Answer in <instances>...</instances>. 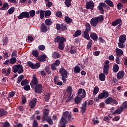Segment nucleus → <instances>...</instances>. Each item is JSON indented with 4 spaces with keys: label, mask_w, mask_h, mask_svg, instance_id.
<instances>
[{
    "label": "nucleus",
    "mask_w": 127,
    "mask_h": 127,
    "mask_svg": "<svg viewBox=\"0 0 127 127\" xmlns=\"http://www.w3.org/2000/svg\"><path fill=\"white\" fill-rule=\"evenodd\" d=\"M16 62V58L15 57H12L10 59V63H11V64H14Z\"/></svg>",
    "instance_id": "obj_56"
},
{
    "label": "nucleus",
    "mask_w": 127,
    "mask_h": 127,
    "mask_svg": "<svg viewBox=\"0 0 127 127\" xmlns=\"http://www.w3.org/2000/svg\"><path fill=\"white\" fill-rule=\"evenodd\" d=\"M112 70L113 72H114V73H117L119 71V65H118V64L114 65Z\"/></svg>",
    "instance_id": "obj_40"
},
{
    "label": "nucleus",
    "mask_w": 127,
    "mask_h": 127,
    "mask_svg": "<svg viewBox=\"0 0 127 127\" xmlns=\"http://www.w3.org/2000/svg\"><path fill=\"white\" fill-rule=\"evenodd\" d=\"M65 38L64 37H60L59 36H57L56 38H55L54 41L55 43H59L60 41H63L65 40Z\"/></svg>",
    "instance_id": "obj_20"
},
{
    "label": "nucleus",
    "mask_w": 127,
    "mask_h": 127,
    "mask_svg": "<svg viewBox=\"0 0 127 127\" xmlns=\"http://www.w3.org/2000/svg\"><path fill=\"white\" fill-rule=\"evenodd\" d=\"M43 116L42 117V120H45L46 118H48L49 115V109H43Z\"/></svg>",
    "instance_id": "obj_16"
},
{
    "label": "nucleus",
    "mask_w": 127,
    "mask_h": 127,
    "mask_svg": "<svg viewBox=\"0 0 127 127\" xmlns=\"http://www.w3.org/2000/svg\"><path fill=\"white\" fill-rule=\"evenodd\" d=\"M74 118L72 117V112H69L68 111H66L64 112L60 120V123H66L68 122H71L74 120Z\"/></svg>",
    "instance_id": "obj_1"
},
{
    "label": "nucleus",
    "mask_w": 127,
    "mask_h": 127,
    "mask_svg": "<svg viewBox=\"0 0 127 127\" xmlns=\"http://www.w3.org/2000/svg\"><path fill=\"white\" fill-rule=\"evenodd\" d=\"M90 36L91 39H93V40H94L95 41H97L98 40V35H97L95 33H91L90 34Z\"/></svg>",
    "instance_id": "obj_28"
},
{
    "label": "nucleus",
    "mask_w": 127,
    "mask_h": 127,
    "mask_svg": "<svg viewBox=\"0 0 127 127\" xmlns=\"http://www.w3.org/2000/svg\"><path fill=\"white\" fill-rule=\"evenodd\" d=\"M35 93L37 94H41L42 91L43 90V88L42 85L41 84H38V85L34 86Z\"/></svg>",
    "instance_id": "obj_10"
},
{
    "label": "nucleus",
    "mask_w": 127,
    "mask_h": 127,
    "mask_svg": "<svg viewBox=\"0 0 127 127\" xmlns=\"http://www.w3.org/2000/svg\"><path fill=\"white\" fill-rule=\"evenodd\" d=\"M85 28H86V30L85 31L88 32H90V31H91V25L90 24V23L88 22H86L85 23Z\"/></svg>",
    "instance_id": "obj_35"
},
{
    "label": "nucleus",
    "mask_w": 127,
    "mask_h": 127,
    "mask_svg": "<svg viewBox=\"0 0 127 127\" xmlns=\"http://www.w3.org/2000/svg\"><path fill=\"white\" fill-rule=\"evenodd\" d=\"M82 34V31L81 30H77L73 34L74 37H78V36H80Z\"/></svg>",
    "instance_id": "obj_38"
},
{
    "label": "nucleus",
    "mask_w": 127,
    "mask_h": 127,
    "mask_svg": "<svg viewBox=\"0 0 127 127\" xmlns=\"http://www.w3.org/2000/svg\"><path fill=\"white\" fill-rule=\"evenodd\" d=\"M33 127H39L38 126V122H37V121L36 120H34L33 122Z\"/></svg>",
    "instance_id": "obj_54"
},
{
    "label": "nucleus",
    "mask_w": 127,
    "mask_h": 127,
    "mask_svg": "<svg viewBox=\"0 0 127 127\" xmlns=\"http://www.w3.org/2000/svg\"><path fill=\"white\" fill-rule=\"evenodd\" d=\"M29 16H31V17H34L35 16V10H31L29 11Z\"/></svg>",
    "instance_id": "obj_52"
},
{
    "label": "nucleus",
    "mask_w": 127,
    "mask_h": 127,
    "mask_svg": "<svg viewBox=\"0 0 127 127\" xmlns=\"http://www.w3.org/2000/svg\"><path fill=\"white\" fill-rule=\"evenodd\" d=\"M27 66L32 69L33 70H35V69H39L40 68V63H36V64H34L31 61H28L27 62Z\"/></svg>",
    "instance_id": "obj_7"
},
{
    "label": "nucleus",
    "mask_w": 127,
    "mask_h": 127,
    "mask_svg": "<svg viewBox=\"0 0 127 127\" xmlns=\"http://www.w3.org/2000/svg\"><path fill=\"white\" fill-rule=\"evenodd\" d=\"M104 3L101 2L97 7V9L100 11L101 14H105Z\"/></svg>",
    "instance_id": "obj_15"
},
{
    "label": "nucleus",
    "mask_w": 127,
    "mask_h": 127,
    "mask_svg": "<svg viewBox=\"0 0 127 127\" xmlns=\"http://www.w3.org/2000/svg\"><path fill=\"white\" fill-rule=\"evenodd\" d=\"M72 2V0H66L64 2L65 5L67 7H70L71 6V3Z\"/></svg>",
    "instance_id": "obj_44"
},
{
    "label": "nucleus",
    "mask_w": 127,
    "mask_h": 127,
    "mask_svg": "<svg viewBox=\"0 0 127 127\" xmlns=\"http://www.w3.org/2000/svg\"><path fill=\"white\" fill-rule=\"evenodd\" d=\"M125 74V72L124 71H120L118 72L117 74V78L119 80L121 79H123L124 78V75Z\"/></svg>",
    "instance_id": "obj_25"
},
{
    "label": "nucleus",
    "mask_w": 127,
    "mask_h": 127,
    "mask_svg": "<svg viewBox=\"0 0 127 127\" xmlns=\"http://www.w3.org/2000/svg\"><path fill=\"white\" fill-rule=\"evenodd\" d=\"M14 10H15V8L14 7H12L8 10V13H9V14H12V13L14 12Z\"/></svg>",
    "instance_id": "obj_48"
},
{
    "label": "nucleus",
    "mask_w": 127,
    "mask_h": 127,
    "mask_svg": "<svg viewBox=\"0 0 127 127\" xmlns=\"http://www.w3.org/2000/svg\"><path fill=\"white\" fill-rule=\"evenodd\" d=\"M108 97H109V92L105 90H103V91L98 96V99H106Z\"/></svg>",
    "instance_id": "obj_13"
},
{
    "label": "nucleus",
    "mask_w": 127,
    "mask_h": 127,
    "mask_svg": "<svg viewBox=\"0 0 127 127\" xmlns=\"http://www.w3.org/2000/svg\"><path fill=\"white\" fill-rule=\"evenodd\" d=\"M56 16H57V17H61V16H62V13L61 11H59L56 12Z\"/></svg>",
    "instance_id": "obj_64"
},
{
    "label": "nucleus",
    "mask_w": 127,
    "mask_h": 127,
    "mask_svg": "<svg viewBox=\"0 0 127 127\" xmlns=\"http://www.w3.org/2000/svg\"><path fill=\"white\" fill-rule=\"evenodd\" d=\"M32 54L35 57H38V55H39V52L36 50H33L32 52Z\"/></svg>",
    "instance_id": "obj_45"
},
{
    "label": "nucleus",
    "mask_w": 127,
    "mask_h": 127,
    "mask_svg": "<svg viewBox=\"0 0 127 127\" xmlns=\"http://www.w3.org/2000/svg\"><path fill=\"white\" fill-rule=\"evenodd\" d=\"M110 115H112L111 114H108L107 116H105L103 118V121H105V122H110L111 121V119L113 118V117L111 116Z\"/></svg>",
    "instance_id": "obj_31"
},
{
    "label": "nucleus",
    "mask_w": 127,
    "mask_h": 127,
    "mask_svg": "<svg viewBox=\"0 0 127 127\" xmlns=\"http://www.w3.org/2000/svg\"><path fill=\"white\" fill-rule=\"evenodd\" d=\"M24 90H25V91H30V86L28 84L25 85L24 86Z\"/></svg>",
    "instance_id": "obj_61"
},
{
    "label": "nucleus",
    "mask_w": 127,
    "mask_h": 127,
    "mask_svg": "<svg viewBox=\"0 0 127 127\" xmlns=\"http://www.w3.org/2000/svg\"><path fill=\"white\" fill-rule=\"evenodd\" d=\"M66 40H67L66 39L65 40H64L63 41H60L59 42V46L58 48L60 49V50H63L64 48H65V42H66Z\"/></svg>",
    "instance_id": "obj_17"
},
{
    "label": "nucleus",
    "mask_w": 127,
    "mask_h": 127,
    "mask_svg": "<svg viewBox=\"0 0 127 127\" xmlns=\"http://www.w3.org/2000/svg\"><path fill=\"white\" fill-rule=\"evenodd\" d=\"M46 59H47V56L45 54L41 55L38 58L39 61H40L41 62L46 61Z\"/></svg>",
    "instance_id": "obj_24"
},
{
    "label": "nucleus",
    "mask_w": 127,
    "mask_h": 127,
    "mask_svg": "<svg viewBox=\"0 0 127 127\" xmlns=\"http://www.w3.org/2000/svg\"><path fill=\"white\" fill-rule=\"evenodd\" d=\"M56 28L57 30H60V31H65V30L68 29V27L66 25L64 24V23L61 24H56Z\"/></svg>",
    "instance_id": "obj_8"
},
{
    "label": "nucleus",
    "mask_w": 127,
    "mask_h": 127,
    "mask_svg": "<svg viewBox=\"0 0 127 127\" xmlns=\"http://www.w3.org/2000/svg\"><path fill=\"white\" fill-rule=\"evenodd\" d=\"M80 72H81V68H80V67L78 66H75L74 69V73H76V74H78L80 73Z\"/></svg>",
    "instance_id": "obj_43"
},
{
    "label": "nucleus",
    "mask_w": 127,
    "mask_h": 127,
    "mask_svg": "<svg viewBox=\"0 0 127 127\" xmlns=\"http://www.w3.org/2000/svg\"><path fill=\"white\" fill-rule=\"evenodd\" d=\"M120 107H122V109L123 110H125V109H127V102L126 101L124 102L122 106Z\"/></svg>",
    "instance_id": "obj_60"
},
{
    "label": "nucleus",
    "mask_w": 127,
    "mask_h": 127,
    "mask_svg": "<svg viewBox=\"0 0 127 127\" xmlns=\"http://www.w3.org/2000/svg\"><path fill=\"white\" fill-rule=\"evenodd\" d=\"M37 102V99L35 98L30 101V102L29 103V105L30 106L31 109H33V108L35 107Z\"/></svg>",
    "instance_id": "obj_19"
},
{
    "label": "nucleus",
    "mask_w": 127,
    "mask_h": 127,
    "mask_svg": "<svg viewBox=\"0 0 127 127\" xmlns=\"http://www.w3.org/2000/svg\"><path fill=\"white\" fill-rule=\"evenodd\" d=\"M13 73H18V74H22L24 72L23 70V66L21 64H18L14 65L12 67Z\"/></svg>",
    "instance_id": "obj_6"
},
{
    "label": "nucleus",
    "mask_w": 127,
    "mask_h": 127,
    "mask_svg": "<svg viewBox=\"0 0 127 127\" xmlns=\"http://www.w3.org/2000/svg\"><path fill=\"white\" fill-rule=\"evenodd\" d=\"M84 37L86 38L87 40H90L91 38H90V36L89 35V32L84 31Z\"/></svg>",
    "instance_id": "obj_41"
},
{
    "label": "nucleus",
    "mask_w": 127,
    "mask_h": 127,
    "mask_svg": "<svg viewBox=\"0 0 127 127\" xmlns=\"http://www.w3.org/2000/svg\"><path fill=\"white\" fill-rule=\"evenodd\" d=\"M126 39L127 36H126V35H122L119 38V42H120V43H125Z\"/></svg>",
    "instance_id": "obj_21"
},
{
    "label": "nucleus",
    "mask_w": 127,
    "mask_h": 127,
    "mask_svg": "<svg viewBox=\"0 0 127 127\" xmlns=\"http://www.w3.org/2000/svg\"><path fill=\"white\" fill-rule=\"evenodd\" d=\"M123 111V107H120V108L116 109L115 111L112 113V115H116V114H118V115H120V114H122Z\"/></svg>",
    "instance_id": "obj_27"
},
{
    "label": "nucleus",
    "mask_w": 127,
    "mask_h": 127,
    "mask_svg": "<svg viewBox=\"0 0 127 127\" xmlns=\"http://www.w3.org/2000/svg\"><path fill=\"white\" fill-rule=\"evenodd\" d=\"M115 52L117 56H122V55H124V52H123V50L118 48H116L115 49Z\"/></svg>",
    "instance_id": "obj_23"
},
{
    "label": "nucleus",
    "mask_w": 127,
    "mask_h": 127,
    "mask_svg": "<svg viewBox=\"0 0 127 127\" xmlns=\"http://www.w3.org/2000/svg\"><path fill=\"white\" fill-rule=\"evenodd\" d=\"M105 103L107 105H110L111 104L112 105V103H113L117 105L119 102L116 99H113L112 97H109L105 100Z\"/></svg>",
    "instance_id": "obj_9"
},
{
    "label": "nucleus",
    "mask_w": 127,
    "mask_h": 127,
    "mask_svg": "<svg viewBox=\"0 0 127 127\" xmlns=\"http://www.w3.org/2000/svg\"><path fill=\"white\" fill-rule=\"evenodd\" d=\"M105 2L106 4H108L110 7H114V3H113L111 0H105Z\"/></svg>",
    "instance_id": "obj_39"
},
{
    "label": "nucleus",
    "mask_w": 127,
    "mask_h": 127,
    "mask_svg": "<svg viewBox=\"0 0 127 127\" xmlns=\"http://www.w3.org/2000/svg\"><path fill=\"white\" fill-rule=\"evenodd\" d=\"M4 126H2V127H10V124L8 122H4L2 123Z\"/></svg>",
    "instance_id": "obj_62"
},
{
    "label": "nucleus",
    "mask_w": 127,
    "mask_h": 127,
    "mask_svg": "<svg viewBox=\"0 0 127 127\" xmlns=\"http://www.w3.org/2000/svg\"><path fill=\"white\" fill-rule=\"evenodd\" d=\"M8 6H9L8 3H4L2 7L0 8V10H5L6 9H8Z\"/></svg>",
    "instance_id": "obj_36"
},
{
    "label": "nucleus",
    "mask_w": 127,
    "mask_h": 127,
    "mask_svg": "<svg viewBox=\"0 0 127 127\" xmlns=\"http://www.w3.org/2000/svg\"><path fill=\"white\" fill-rule=\"evenodd\" d=\"M45 23L46 25L50 26V25H52V23H53V22H52V20H51V19H46L45 21Z\"/></svg>",
    "instance_id": "obj_32"
},
{
    "label": "nucleus",
    "mask_w": 127,
    "mask_h": 127,
    "mask_svg": "<svg viewBox=\"0 0 127 127\" xmlns=\"http://www.w3.org/2000/svg\"><path fill=\"white\" fill-rule=\"evenodd\" d=\"M44 12L43 10H41L40 12V18L41 19H43L44 18Z\"/></svg>",
    "instance_id": "obj_55"
},
{
    "label": "nucleus",
    "mask_w": 127,
    "mask_h": 127,
    "mask_svg": "<svg viewBox=\"0 0 127 127\" xmlns=\"http://www.w3.org/2000/svg\"><path fill=\"white\" fill-rule=\"evenodd\" d=\"M70 53H71V54H75V53H76V50H75V48L73 46H71V47Z\"/></svg>",
    "instance_id": "obj_53"
},
{
    "label": "nucleus",
    "mask_w": 127,
    "mask_h": 127,
    "mask_svg": "<svg viewBox=\"0 0 127 127\" xmlns=\"http://www.w3.org/2000/svg\"><path fill=\"white\" fill-rule=\"evenodd\" d=\"M45 121H46V122H47V123H48V124L51 126L53 125V121H52V119H51V117H47L46 119H42V122H44Z\"/></svg>",
    "instance_id": "obj_22"
},
{
    "label": "nucleus",
    "mask_w": 127,
    "mask_h": 127,
    "mask_svg": "<svg viewBox=\"0 0 127 127\" xmlns=\"http://www.w3.org/2000/svg\"><path fill=\"white\" fill-rule=\"evenodd\" d=\"M51 15V11L48 10L45 12V17L47 18V16H50Z\"/></svg>",
    "instance_id": "obj_51"
},
{
    "label": "nucleus",
    "mask_w": 127,
    "mask_h": 127,
    "mask_svg": "<svg viewBox=\"0 0 127 127\" xmlns=\"http://www.w3.org/2000/svg\"><path fill=\"white\" fill-rule=\"evenodd\" d=\"M41 30L42 32H46L48 30L47 27L44 23H42L41 25Z\"/></svg>",
    "instance_id": "obj_33"
},
{
    "label": "nucleus",
    "mask_w": 127,
    "mask_h": 127,
    "mask_svg": "<svg viewBox=\"0 0 127 127\" xmlns=\"http://www.w3.org/2000/svg\"><path fill=\"white\" fill-rule=\"evenodd\" d=\"M18 19H23V18H29V13L28 12H22L18 16Z\"/></svg>",
    "instance_id": "obj_12"
},
{
    "label": "nucleus",
    "mask_w": 127,
    "mask_h": 127,
    "mask_svg": "<svg viewBox=\"0 0 127 127\" xmlns=\"http://www.w3.org/2000/svg\"><path fill=\"white\" fill-rule=\"evenodd\" d=\"M117 44H118V47H119V48H125V44H124V43H121V42H119Z\"/></svg>",
    "instance_id": "obj_57"
},
{
    "label": "nucleus",
    "mask_w": 127,
    "mask_h": 127,
    "mask_svg": "<svg viewBox=\"0 0 127 127\" xmlns=\"http://www.w3.org/2000/svg\"><path fill=\"white\" fill-rule=\"evenodd\" d=\"M30 85L32 89H34V86L38 85V79H37V77L35 75L33 76V79Z\"/></svg>",
    "instance_id": "obj_11"
},
{
    "label": "nucleus",
    "mask_w": 127,
    "mask_h": 127,
    "mask_svg": "<svg viewBox=\"0 0 127 127\" xmlns=\"http://www.w3.org/2000/svg\"><path fill=\"white\" fill-rule=\"evenodd\" d=\"M87 101H85L84 103L82 104L80 112L82 114H84L86 113V110H87Z\"/></svg>",
    "instance_id": "obj_18"
},
{
    "label": "nucleus",
    "mask_w": 127,
    "mask_h": 127,
    "mask_svg": "<svg viewBox=\"0 0 127 127\" xmlns=\"http://www.w3.org/2000/svg\"><path fill=\"white\" fill-rule=\"evenodd\" d=\"M77 95L79 96H76L74 98V102L76 105H78V104L81 103L82 100H83V99L86 97V91L84 89L80 88L78 90Z\"/></svg>",
    "instance_id": "obj_2"
},
{
    "label": "nucleus",
    "mask_w": 127,
    "mask_h": 127,
    "mask_svg": "<svg viewBox=\"0 0 127 127\" xmlns=\"http://www.w3.org/2000/svg\"><path fill=\"white\" fill-rule=\"evenodd\" d=\"M67 91L68 93H70V95H72V92H73V88H72V86H68L67 88Z\"/></svg>",
    "instance_id": "obj_58"
},
{
    "label": "nucleus",
    "mask_w": 127,
    "mask_h": 127,
    "mask_svg": "<svg viewBox=\"0 0 127 127\" xmlns=\"http://www.w3.org/2000/svg\"><path fill=\"white\" fill-rule=\"evenodd\" d=\"M109 70H110V64H104L103 69V73H100L99 75L100 81L104 82L106 80V76L109 74Z\"/></svg>",
    "instance_id": "obj_3"
},
{
    "label": "nucleus",
    "mask_w": 127,
    "mask_h": 127,
    "mask_svg": "<svg viewBox=\"0 0 127 127\" xmlns=\"http://www.w3.org/2000/svg\"><path fill=\"white\" fill-rule=\"evenodd\" d=\"M94 7H95V4H94V2H93V1H90L86 3V9H91V10H93V9H94Z\"/></svg>",
    "instance_id": "obj_14"
},
{
    "label": "nucleus",
    "mask_w": 127,
    "mask_h": 127,
    "mask_svg": "<svg viewBox=\"0 0 127 127\" xmlns=\"http://www.w3.org/2000/svg\"><path fill=\"white\" fill-rule=\"evenodd\" d=\"M93 41L92 40H90V41L88 42L87 45V49H91L92 48V42Z\"/></svg>",
    "instance_id": "obj_50"
},
{
    "label": "nucleus",
    "mask_w": 127,
    "mask_h": 127,
    "mask_svg": "<svg viewBox=\"0 0 127 127\" xmlns=\"http://www.w3.org/2000/svg\"><path fill=\"white\" fill-rule=\"evenodd\" d=\"M99 91H100V89H99V87H95L93 90V96H96V94H98V93H99Z\"/></svg>",
    "instance_id": "obj_46"
},
{
    "label": "nucleus",
    "mask_w": 127,
    "mask_h": 127,
    "mask_svg": "<svg viewBox=\"0 0 127 127\" xmlns=\"http://www.w3.org/2000/svg\"><path fill=\"white\" fill-rule=\"evenodd\" d=\"M44 99H45V102H48L49 99H50V94H49V93H47L46 95H45Z\"/></svg>",
    "instance_id": "obj_47"
},
{
    "label": "nucleus",
    "mask_w": 127,
    "mask_h": 127,
    "mask_svg": "<svg viewBox=\"0 0 127 127\" xmlns=\"http://www.w3.org/2000/svg\"><path fill=\"white\" fill-rule=\"evenodd\" d=\"M104 19V15H99L97 17H93L90 20V24L93 27H96L98 25V23L99 22H103Z\"/></svg>",
    "instance_id": "obj_4"
},
{
    "label": "nucleus",
    "mask_w": 127,
    "mask_h": 127,
    "mask_svg": "<svg viewBox=\"0 0 127 127\" xmlns=\"http://www.w3.org/2000/svg\"><path fill=\"white\" fill-rule=\"evenodd\" d=\"M52 57H53V58H59V57H60V55H59V53L55 52L53 53Z\"/></svg>",
    "instance_id": "obj_42"
},
{
    "label": "nucleus",
    "mask_w": 127,
    "mask_h": 127,
    "mask_svg": "<svg viewBox=\"0 0 127 127\" xmlns=\"http://www.w3.org/2000/svg\"><path fill=\"white\" fill-rule=\"evenodd\" d=\"M122 23V20L121 19H117L114 21L112 22L111 24L112 26H117L118 24H121Z\"/></svg>",
    "instance_id": "obj_26"
},
{
    "label": "nucleus",
    "mask_w": 127,
    "mask_h": 127,
    "mask_svg": "<svg viewBox=\"0 0 127 127\" xmlns=\"http://www.w3.org/2000/svg\"><path fill=\"white\" fill-rule=\"evenodd\" d=\"M29 83V81L27 79H24L21 82V85L22 87H24L25 86H26V85H28Z\"/></svg>",
    "instance_id": "obj_34"
},
{
    "label": "nucleus",
    "mask_w": 127,
    "mask_h": 127,
    "mask_svg": "<svg viewBox=\"0 0 127 127\" xmlns=\"http://www.w3.org/2000/svg\"><path fill=\"white\" fill-rule=\"evenodd\" d=\"M24 78V75H21L17 79V84H19L21 82H22V80Z\"/></svg>",
    "instance_id": "obj_37"
},
{
    "label": "nucleus",
    "mask_w": 127,
    "mask_h": 127,
    "mask_svg": "<svg viewBox=\"0 0 127 127\" xmlns=\"http://www.w3.org/2000/svg\"><path fill=\"white\" fill-rule=\"evenodd\" d=\"M64 20L67 24H70L72 23V21H73V19H71L69 16H66L65 17Z\"/></svg>",
    "instance_id": "obj_29"
},
{
    "label": "nucleus",
    "mask_w": 127,
    "mask_h": 127,
    "mask_svg": "<svg viewBox=\"0 0 127 127\" xmlns=\"http://www.w3.org/2000/svg\"><path fill=\"white\" fill-rule=\"evenodd\" d=\"M59 73L62 77V80L64 83L67 82V78H68V71L65 69L64 67H61L59 70Z\"/></svg>",
    "instance_id": "obj_5"
},
{
    "label": "nucleus",
    "mask_w": 127,
    "mask_h": 127,
    "mask_svg": "<svg viewBox=\"0 0 127 127\" xmlns=\"http://www.w3.org/2000/svg\"><path fill=\"white\" fill-rule=\"evenodd\" d=\"M15 95V92L14 91H12L10 92L8 94V97L9 98H12V97H14V96Z\"/></svg>",
    "instance_id": "obj_63"
},
{
    "label": "nucleus",
    "mask_w": 127,
    "mask_h": 127,
    "mask_svg": "<svg viewBox=\"0 0 127 127\" xmlns=\"http://www.w3.org/2000/svg\"><path fill=\"white\" fill-rule=\"evenodd\" d=\"M56 67H58L59 65H60V60L57 59L55 62L53 64Z\"/></svg>",
    "instance_id": "obj_49"
},
{
    "label": "nucleus",
    "mask_w": 127,
    "mask_h": 127,
    "mask_svg": "<svg viewBox=\"0 0 127 127\" xmlns=\"http://www.w3.org/2000/svg\"><path fill=\"white\" fill-rule=\"evenodd\" d=\"M7 111L2 108L0 109V117H3L7 115Z\"/></svg>",
    "instance_id": "obj_30"
},
{
    "label": "nucleus",
    "mask_w": 127,
    "mask_h": 127,
    "mask_svg": "<svg viewBox=\"0 0 127 127\" xmlns=\"http://www.w3.org/2000/svg\"><path fill=\"white\" fill-rule=\"evenodd\" d=\"M39 50H41V51H43L44 49H45V46L44 45H40L38 46Z\"/></svg>",
    "instance_id": "obj_59"
}]
</instances>
